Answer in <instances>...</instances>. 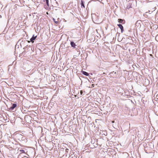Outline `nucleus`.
Returning a JSON list of instances; mask_svg holds the SVG:
<instances>
[{
	"instance_id": "3",
	"label": "nucleus",
	"mask_w": 158,
	"mask_h": 158,
	"mask_svg": "<svg viewBox=\"0 0 158 158\" xmlns=\"http://www.w3.org/2000/svg\"><path fill=\"white\" fill-rule=\"evenodd\" d=\"M36 37L37 36H35L34 35H33L32 37L30 39V42H31L32 43H33L34 42V40L35 39Z\"/></svg>"
},
{
	"instance_id": "22",
	"label": "nucleus",
	"mask_w": 158,
	"mask_h": 158,
	"mask_svg": "<svg viewBox=\"0 0 158 158\" xmlns=\"http://www.w3.org/2000/svg\"><path fill=\"white\" fill-rule=\"evenodd\" d=\"M114 121H113L112 122V123H114Z\"/></svg>"
},
{
	"instance_id": "2",
	"label": "nucleus",
	"mask_w": 158,
	"mask_h": 158,
	"mask_svg": "<svg viewBox=\"0 0 158 158\" xmlns=\"http://www.w3.org/2000/svg\"><path fill=\"white\" fill-rule=\"evenodd\" d=\"M17 106V105L15 103H13L12 104V106L9 108L10 110L12 111L13 112L15 111V108Z\"/></svg>"
},
{
	"instance_id": "5",
	"label": "nucleus",
	"mask_w": 158,
	"mask_h": 158,
	"mask_svg": "<svg viewBox=\"0 0 158 158\" xmlns=\"http://www.w3.org/2000/svg\"><path fill=\"white\" fill-rule=\"evenodd\" d=\"M70 45L71 47L74 48H76V47L77 46V45L75 44V43H74L73 41L70 42Z\"/></svg>"
},
{
	"instance_id": "13",
	"label": "nucleus",
	"mask_w": 158,
	"mask_h": 158,
	"mask_svg": "<svg viewBox=\"0 0 158 158\" xmlns=\"http://www.w3.org/2000/svg\"><path fill=\"white\" fill-rule=\"evenodd\" d=\"M19 151L21 152V153H25V151L23 149L20 150Z\"/></svg>"
},
{
	"instance_id": "9",
	"label": "nucleus",
	"mask_w": 158,
	"mask_h": 158,
	"mask_svg": "<svg viewBox=\"0 0 158 158\" xmlns=\"http://www.w3.org/2000/svg\"><path fill=\"white\" fill-rule=\"evenodd\" d=\"M132 4L129 2V3L127 4V9H129L130 8H132Z\"/></svg>"
},
{
	"instance_id": "23",
	"label": "nucleus",
	"mask_w": 158,
	"mask_h": 158,
	"mask_svg": "<svg viewBox=\"0 0 158 158\" xmlns=\"http://www.w3.org/2000/svg\"><path fill=\"white\" fill-rule=\"evenodd\" d=\"M113 127H114V128H115V127H114V126L113 125Z\"/></svg>"
},
{
	"instance_id": "8",
	"label": "nucleus",
	"mask_w": 158,
	"mask_h": 158,
	"mask_svg": "<svg viewBox=\"0 0 158 158\" xmlns=\"http://www.w3.org/2000/svg\"><path fill=\"white\" fill-rule=\"evenodd\" d=\"M44 2H45L46 4L47 8L49 6V0H42Z\"/></svg>"
},
{
	"instance_id": "15",
	"label": "nucleus",
	"mask_w": 158,
	"mask_h": 158,
	"mask_svg": "<svg viewBox=\"0 0 158 158\" xmlns=\"http://www.w3.org/2000/svg\"><path fill=\"white\" fill-rule=\"evenodd\" d=\"M83 92L82 90L80 91V93L81 95H82L83 94Z\"/></svg>"
},
{
	"instance_id": "19",
	"label": "nucleus",
	"mask_w": 158,
	"mask_h": 158,
	"mask_svg": "<svg viewBox=\"0 0 158 158\" xmlns=\"http://www.w3.org/2000/svg\"><path fill=\"white\" fill-rule=\"evenodd\" d=\"M25 158H28V157H25Z\"/></svg>"
},
{
	"instance_id": "20",
	"label": "nucleus",
	"mask_w": 158,
	"mask_h": 158,
	"mask_svg": "<svg viewBox=\"0 0 158 158\" xmlns=\"http://www.w3.org/2000/svg\"><path fill=\"white\" fill-rule=\"evenodd\" d=\"M92 85V86H93L94 87V85H93V84Z\"/></svg>"
},
{
	"instance_id": "10",
	"label": "nucleus",
	"mask_w": 158,
	"mask_h": 158,
	"mask_svg": "<svg viewBox=\"0 0 158 158\" xmlns=\"http://www.w3.org/2000/svg\"><path fill=\"white\" fill-rule=\"evenodd\" d=\"M81 8H85V6H84V2H83V1L82 0H81Z\"/></svg>"
},
{
	"instance_id": "16",
	"label": "nucleus",
	"mask_w": 158,
	"mask_h": 158,
	"mask_svg": "<svg viewBox=\"0 0 158 158\" xmlns=\"http://www.w3.org/2000/svg\"><path fill=\"white\" fill-rule=\"evenodd\" d=\"M140 21H139V20L137 21L136 23V24H137V23H139V22Z\"/></svg>"
},
{
	"instance_id": "11",
	"label": "nucleus",
	"mask_w": 158,
	"mask_h": 158,
	"mask_svg": "<svg viewBox=\"0 0 158 158\" xmlns=\"http://www.w3.org/2000/svg\"><path fill=\"white\" fill-rule=\"evenodd\" d=\"M82 72L83 74L84 75H85L87 76H89V73L87 72L84 71H82Z\"/></svg>"
},
{
	"instance_id": "21",
	"label": "nucleus",
	"mask_w": 158,
	"mask_h": 158,
	"mask_svg": "<svg viewBox=\"0 0 158 158\" xmlns=\"http://www.w3.org/2000/svg\"><path fill=\"white\" fill-rule=\"evenodd\" d=\"M92 85V86H93L94 87V85H93V84Z\"/></svg>"
},
{
	"instance_id": "7",
	"label": "nucleus",
	"mask_w": 158,
	"mask_h": 158,
	"mask_svg": "<svg viewBox=\"0 0 158 158\" xmlns=\"http://www.w3.org/2000/svg\"><path fill=\"white\" fill-rule=\"evenodd\" d=\"M118 22L120 23H121L122 24H124L125 23V21L124 19H118Z\"/></svg>"
},
{
	"instance_id": "18",
	"label": "nucleus",
	"mask_w": 158,
	"mask_h": 158,
	"mask_svg": "<svg viewBox=\"0 0 158 158\" xmlns=\"http://www.w3.org/2000/svg\"><path fill=\"white\" fill-rule=\"evenodd\" d=\"M103 74H105V75H106V73H103Z\"/></svg>"
},
{
	"instance_id": "4",
	"label": "nucleus",
	"mask_w": 158,
	"mask_h": 158,
	"mask_svg": "<svg viewBox=\"0 0 158 158\" xmlns=\"http://www.w3.org/2000/svg\"><path fill=\"white\" fill-rule=\"evenodd\" d=\"M118 26V27L119 28L121 29V32L123 33V31H124L123 27L122 25L120 24H117Z\"/></svg>"
},
{
	"instance_id": "6",
	"label": "nucleus",
	"mask_w": 158,
	"mask_h": 158,
	"mask_svg": "<svg viewBox=\"0 0 158 158\" xmlns=\"http://www.w3.org/2000/svg\"><path fill=\"white\" fill-rule=\"evenodd\" d=\"M117 72L113 71L110 72V74L111 76H113L114 77H115V76H116V75L117 74Z\"/></svg>"
},
{
	"instance_id": "14",
	"label": "nucleus",
	"mask_w": 158,
	"mask_h": 158,
	"mask_svg": "<svg viewBox=\"0 0 158 158\" xmlns=\"http://www.w3.org/2000/svg\"><path fill=\"white\" fill-rule=\"evenodd\" d=\"M53 21H54V22H55V23L56 24H58V22L56 21V20H55V19L53 18Z\"/></svg>"
},
{
	"instance_id": "12",
	"label": "nucleus",
	"mask_w": 158,
	"mask_h": 158,
	"mask_svg": "<svg viewBox=\"0 0 158 158\" xmlns=\"http://www.w3.org/2000/svg\"><path fill=\"white\" fill-rule=\"evenodd\" d=\"M16 137L19 138H22L23 137V135L21 134H17L16 135Z\"/></svg>"
},
{
	"instance_id": "1",
	"label": "nucleus",
	"mask_w": 158,
	"mask_h": 158,
	"mask_svg": "<svg viewBox=\"0 0 158 158\" xmlns=\"http://www.w3.org/2000/svg\"><path fill=\"white\" fill-rule=\"evenodd\" d=\"M30 43V41H28L27 40H22L21 41V42L20 43V46L22 47V46H24V47L23 48V49H25L27 46H28L27 45V43Z\"/></svg>"
},
{
	"instance_id": "17",
	"label": "nucleus",
	"mask_w": 158,
	"mask_h": 158,
	"mask_svg": "<svg viewBox=\"0 0 158 158\" xmlns=\"http://www.w3.org/2000/svg\"><path fill=\"white\" fill-rule=\"evenodd\" d=\"M68 150V149H66V152H67V151Z\"/></svg>"
}]
</instances>
